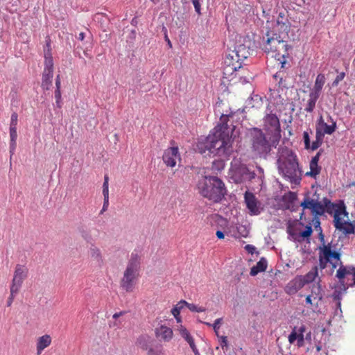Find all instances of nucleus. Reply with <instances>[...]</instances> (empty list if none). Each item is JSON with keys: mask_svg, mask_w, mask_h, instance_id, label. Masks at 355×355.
Listing matches in <instances>:
<instances>
[{"mask_svg": "<svg viewBox=\"0 0 355 355\" xmlns=\"http://www.w3.org/2000/svg\"><path fill=\"white\" fill-rule=\"evenodd\" d=\"M179 331L181 335V336L186 340H189L192 338V336L190 335V333L189 331L182 325H180L179 327Z\"/></svg>", "mask_w": 355, "mask_h": 355, "instance_id": "nucleus-35", "label": "nucleus"}, {"mask_svg": "<svg viewBox=\"0 0 355 355\" xmlns=\"http://www.w3.org/2000/svg\"><path fill=\"white\" fill-rule=\"evenodd\" d=\"M18 115L16 112L11 114L10 127H16L17 125Z\"/></svg>", "mask_w": 355, "mask_h": 355, "instance_id": "nucleus-49", "label": "nucleus"}, {"mask_svg": "<svg viewBox=\"0 0 355 355\" xmlns=\"http://www.w3.org/2000/svg\"><path fill=\"white\" fill-rule=\"evenodd\" d=\"M245 202L249 210L250 215H258L260 214L259 202L255 196L251 193L246 191L244 195Z\"/></svg>", "mask_w": 355, "mask_h": 355, "instance_id": "nucleus-17", "label": "nucleus"}, {"mask_svg": "<svg viewBox=\"0 0 355 355\" xmlns=\"http://www.w3.org/2000/svg\"><path fill=\"white\" fill-rule=\"evenodd\" d=\"M268 266V261L266 258L261 257L260 260L254 266L250 272L251 276H255L258 273L263 272L266 270Z\"/></svg>", "mask_w": 355, "mask_h": 355, "instance_id": "nucleus-26", "label": "nucleus"}, {"mask_svg": "<svg viewBox=\"0 0 355 355\" xmlns=\"http://www.w3.org/2000/svg\"><path fill=\"white\" fill-rule=\"evenodd\" d=\"M137 35V32L135 30H132L130 33V35L128 36V39L131 41H133L135 40Z\"/></svg>", "mask_w": 355, "mask_h": 355, "instance_id": "nucleus-60", "label": "nucleus"}, {"mask_svg": "<svg viewBox=\"0 0 355 355\" xmlns=\"http://www.w3.org/2000/svg\"><path fill=\"white\" fill-rule=\"evenodd\" d=\"M137 345L139 347L146 351H148L150 347L151 346L150 338L148 336H139L137 338Z\"/></svg>", "mask_w": 355, "mask_h": 355, "instance_id": "nucleus-30", "label": "nucleus"}, {"mask_svg": "<svg viewBox=\"0 0 355 355\" xmlns=\"http://www.w3.org/2000/svg\"><path fill=\"white\" fill-rule=\"evenodd\" d=\"M276 26L278 33L288 36L291 27V24L286 16L285 12L282 11L278 13L276 20Z\"/></svg>", "mask_w": 355, "mask_h": 355, "instance_id": "nucleus-16", "label": "nucleus"}, {"mask_svg": "<svg viewBox=\"0 0 355 355\" xmlns=\"http://www.w3.org/2000/svg\"><path fill=\"white\" fill-rule=\"evenodd\" d=\"M103 189H109V177L107 175H105L104 176V182L103 184Z\"/></svg>", "mask_w": 355, "mask_h": 355, "instance_id": "nucleus-57", "label": "nucleus"}, {"mask_svg": "<svg viewBox=\"0 0 355 355\" xmlns=\"http://www.w3.org/2000/svg\"><path fill=\"white\" fill-rule=\"evenodd\" d=\"M162 160L168 167H175L177 162L181 161L178 147L173 146L166 148L163 153Z\"/></svg>", "mask_w": 355, "mask_h": 355, "instance_id": "nucleus-10", "label": "nucleus"}, {"mask_svg": "<svg viewBox=\"0 0 355 355\" xmlns=\"http://www.w3.org/2000/svg\"><path fill=\"white\" fill-rule=\"evenodd\" d=\"M224 167L225 162L222 159L214 160L212 162V168L215 170L221 171L224 168Z\"/></svg>", "mask_w": 355, "mask_h": 355, "instance_id": "nucleus-36", "label": "nucleus"}, {"mask_svg": "<svg viewBox=\"0 0 355 355\" xmlns=\"http://www.w3.org/2000/svg\"><path fill=\"white\" fill-rule=\"evenodd\" d=\"M319 267L321 270L327 268L328 263H331V260L341 261V254L335 250H332L331 243L327 245L319 246Z\"/></svg>", "mask_w": 355, "mask_h": 355, "instance_id": "nucleus-6", "label": "nucleus"}, {"mask_svg": "<svg viewBox=\"0 0 355 355\" xmlns=\"http://www.w3.org/2000/svg\"><path fill=\"white\" fill-rule=\"evenodd\" d=\"M19 289L10 286V295L7 301V306H10L13 302L15 296L18 293Z\"/></svg>", "mask_w": 355, "mask_h": 355, "instance_id": "nucleus-38", "label": "nucleus"}, {"mask_svg": "<svg viewBox=\"0 0 355 355\" xmlns=\"http://www.w3.org/2000/svg\"><path fill=\"white\" fill-rule=\"evenodd\" d=\"M319 97H320L319 95L310 92L309 95V100H308L306 107L304 108V110L306 112L311 113L313 112V110L315 107L316 102L318 100Z\"/></svg>", "mask_w": 355, "mask_h": 355, "instance_id": "nucleus-28", "label": "nucleus"}, {"mask_svg": "<svg viewBox=\"0 0 355 355\" xmlns=\"http://www.w3.org/2000/svg\"><path fill=\"white\" fill-rule=\"evenodd\" d=\"M344 205L342 203L341 205H336L334 203L331 202L328 205L325 207V212H327L329 214H332L333 211H334V213L336 212V210L338 209V207Z\"/></svg>", "mask_w": 355, "mask_h": 355, "instance_id": "nucleus-40", "label": "nucleus"}, {"mask_svg": "<svg viewBox=\"0 0 355 355\" xmlns=\"http://www.w3.org/2000/svg\"><path fill=\"white\" fill-rule=\"evenodd\" d=\"M148 355H163L164 349L162 345H156L155 347L150 346L147 351Z\"/></svg>", "mask_w": 355, "mask_h": 355, "instance_id": "nucleus-32", "label": "nucleus"}, {"mask_svg": "<svg viewBox=\"0 0 355 355\" xmlns=\"http://www.w3.org/2000/svg\"><path fill=\"white\" fill-rule=\"evenodd\" d=\"M55 98L56 101H61V92L60 90L55 89Z\"/></svg>", "mask_w": 355, "mask_h": 355, "instance_id": "nucleus-62", "label": "nucleus"}, {"mask_svg": "<svg viewBox=\"0 0 355 355\" xmlns=\"http://www.w3.org/2000/svg\"><path fill=\"white\" fill-rule=\"evenodd\" d=\"M188 304L189 303L187 301L182 300L175 306L181 311L184 306L187 307Z\"/></svg>", "mask_w": 355, "mask_h": 355, "instance_id": "nucleus-53", "label": "nucleus"}, {"mask_svg": "<svg viewBox=\"0 0 355 355\" xmlns=\"http://www.w3.org/2000/svg\"><path fill=\"white\" fill-rule=\"evenodd\" d=\"M321 291H322V288H321V285H320V278H319L318 282H317V286H314L312 288V293H315L317 295H320L319 299H321L322 298Z\"/></svg>", "mask_w": 355, "mask_h": 355, "instance_id": "nucleus-43", "label": "nucleus"}, {"mask_svg": "<svg viewBox=\"0 0 355 355\" xmlns=\"http://www.w3.org/2000/svg\"><path fill=\"white\" fill-rule=\"evenodd\" d=\"M258 173H255L254 171H251L247 166L241 168V173L243 179L245 180H252L257 179L259 182H263V169L260 166H257Z\"/></svg>", "mask_w": 355, "mask_h": 355, "instance_id": "nucleus-18", "label": "nucleus"}, {"mask_svg": "<svg viewBox=\"0 0 355 355\" xmlns=\"http://www.w3.org/2000/svg\"><path fill=\"white\" fill-rule=\"evenodd\" d=\"M339 265L340 267L336 271V277L338 279L339 284L344 287L345 291L347 288L344 279L347 275H352L353 276L354 282L350 284V286L355 285V267L352 265L345 266L343 262H340Z\"/></svg>", "mask_w": 355, "mask_h": 355, "instance_id": "nucleus-11", "label": "nucleus"}, {"mask_svg": "<svg viewBox=\"0 0 355 355\" xmlns=\"http://www.w3.org/2000/svg\"><path fill=\"white\" fill-rule=\"evenodd\" d=\"M187 308L191 311V312H197V313H201L205 312L206 311V308L204 306H198L194 304L189 303Z\"/></svg>", "mask_w": 355, "mask_h": 355, "instance_id": "nucleus-37", "label": "nucleus"}, {"mask_svg": "<svg viewBox=\"0 0 355 355\" xmlns=\"http://www.w3.org/2000/svg\"><path fill=\"white\" fill-rule=\"evenodd\" d=\"M222 322H223V318H220L216 319L214 321V324H212V327L214 329V332L217 335V336H218V330L220 329V324L222 323Z\"/></svg>", "mask_w": 355, "mask_h": 355, "instance_id": "nucleus-44", "label": "nucleus"}, {"mask_svg": "<svg viewBox=\"0 0 355 355\" xmlns=\"http://www.w3.org/2000/svg\"><path fill=\"white\" fill-rule=\"evenodd\" d=\"M249 49L244 44L229 49L223 62V73L225 78H230L238 69L242 67V62L249 55Z\"/></svg>", "mask_w": 355, "mask_h": 355, "instance_id": "nucleus-3", "label": "nucleus"}, {"mask_svg": "<svg viewBox=\"0 0 355 355\" xmlns=\"http://www.w3.org/2000/svg\"><path fill=\"white\" fill-rule=\"evenodd\" d=\"M304 286L300 275L291 280L285 287V291L288 295H294Z\"/></svg>", "mask_w": 355, "mask_h": 355, "instance_id": "nucleus-21", "label": "nucleus"}, {"mask_svg": "<svg viewBox=\"0 0 355 355\" xmlns=\"http://www.w3.org/2000/svg\"><path fill=\"white\" fill-rule=\"evenodd\" d=\"M155 334L157 338L164 342L171 341L173 336L172 329L164 324L155 328Z\"/></svg>", "mask_w": 355, "mask_h": 355, "instance_id": "nucleus-19", "label": "nucleus"}, {"mask_svg": "<svg viewBox=\"0 0 355 355\" xmlns=\"http://www.w3.org/2000/svg\"><path fill=\"white\" fill-rule=\"evenodd\" d=\"M321 153H322V150H320L317 153L316 155L312 157L310 163L311 164H318V162H319V159H320V157L321 155Z\"/></svg>", "mask_w": 355, "mask_h": 355, "instance_id": "nucleus-51", "label": "nucleus"}, {"mask_svg": "<svg viewBox=\"0 0 355 355\" xmlns=\"http://www.w3.org/2000/svg\"><path fill=\"white\" fill-rule=\"evenodd\" d=\"M237 232L239 236L242 237H247L249 234V230L245 225H239L237 227Z\"/></svg>", "mask_w": 355, "mask_h": 355, "instance_id": "nucleus-39", "label": "nucleus"}, {"mask_svg": "<svg viewBox=\"0 0 355 355\" xmlns=\"http://www.w3.org/2000/svg\"><path fill=\"white\" fill-rule=\"evenodd\" d=\"M345 77V72H340L339 73L334 80L332 82V87H336L340 81H342L344 78Z\"/></svg>", "mask_w": 355, "mask_h": 355, "instance_id": "nucleus-42", "label": "nucleus"}, {"mask_svg": "<svg viewBox=\"0 0 355 355\" xmlns=\"http://www.w3.org/2000/svg\"><path fill=\"white\" fill-rule=\"evenodd\" d=\"M28 269L22 265L17 264L15 267L11 287L20 289L23 281L27 277Z\"/></svg>", "mask_w": 355, "mask_h": 355, "instance_id": "nucleus-15", "label": "nucleus"}, {"mask_svg": "<svg viewBox=\"0 0 355 355\" xmlns=\"http://www.w3.org/2000/svg\"><path fill=\"white\" fill-rule=\"evenodd\" d=\"M16 146H17V141H10V153L11 155H13L14 154V152L16 149Z\"/></svg>", "mask_w": 355, "mask_h": 355, "instance_id": "nucleus-56", "label": "nucleus"}, {"mask_svg": "<svg viewBox=\"0 0 355 355\" xmlns=\"http://www.w3.org/2000/svg\"><path fill=\"white\" fill-rule=\"evenodd\" d=\"M303 140L305 148L309 149L310 147V137L309 132L306 131L303 132Z\"/></svg>", "mask_w": 355, "mask_h": 355, "instance_id": "nucleus-48", "label": "nucleus"}, {"mask_svg": "<svg viewBox=\"0 0 355 355\" xmlns=\"http://www.w3.org/2000/svg\"><path fill=\"white\" fill-rule=\"evenodd\" d=\"M267 40L266 42L263 43L262 49L266 53L270 52H276L279 51V46L282 45L283 47H285L286 51H288V44H284V34L282 33H272V35L269 32L267 33Z\"/></svg>", "mask_w": 355, "mask_h": 355, "instance_id": "nucleus-8", "label": "nucleus"}, {"mask_svg": "<svg viewBox=\"0 0 355 355\" xmlns=\"http://www.w3.org/2000/svg\"><path fill=\"white\" fill-rule=\"evenodd\" d=\"M334 316H338L339 318H341L343 317L342 309H341V304H340V302H338V304H337V308L335 310Z\"/></svg>", "mask_w": 355, "mask_h": 355, "instance_id": "nucleus-52", "label": "nucleus"}, {"mask_svg": "<svg viewBox=\"0 0 355 355\" xmlns=\"http://www.w3.org/2000/svg\"><path fill=\"white\" fill-rule=\"evenodd\" d=\"M53 76V71H49L47 69L46 71H43L42 78V87L44 90H49L52 86V80Z\"/></svg>", "mask_w": 355, "mask_h": 355, "instance_id": "nucleus-25", "label": "nucleus"}, {"mask_svg": "<svg viewBox=\"0 0 355 355\" xmlns=\"http://www.w3.org/2000/svg\"><path fill=\"white\" fill-rule=\"evenodd\" d=\"M47 69H49V71H53V59L44 60V70L46 71Z\"/></svg>", "mask_w": 355, "mask_h": 355, "instance_id": "nucleus-47", "label": "nucleus"}, {"mask_svg": "<svg viewBox=\"0 0 355 355\" xmlns=\"http://www.w3.org/2000/svg\"><path fill=\"white\" fill-rule=\"evenodd\" d=\"M245 109H239L231 114H223L220 122L214 128L212 135H209L206 148L214 155L228 159L233 152L232 145V133L233 128L227 124L229 117H233L235 114L244 113Z\"/></svg>", "mask_w": 355, "mask_h": 355, "instance_id": "nucleus-1", "label": "nucleus"}, {"mask_svg": "<svg viewBox=\"0 0 355 355\" xmlns=\"http://www.w3.org/2000/svg\"><path fill=\"white\" fill-rule=\"evenodd\" d=\"M220 340V344L223 350H227L228 348L227 337L225 336H218Z\"/></svg>", "mask_w": 355, "mask_h": 355, "instance_id": "nucleus-41", "label": "nucleus"}, {"mask_svg": "<svg viewBox=\"0 0 355 355\" xmlns=\"http://www.w3.org/2000/svg\"><path fill=\"white\" fill-rule=\"evenodd\" d=\"M336 123L329 124L325 122L323 117L320 116L316 124L315 135H318L319 137H324L325 135H332L336 130Z\"/></svg>", "mask_w": 355, "mask_h": 355, "instance_id": "nucleus-13", "label": "nucleus"}, {"mask_svg": "<svg viewBox=\"0 0 355 355\" xmlns=\"http://www.w3.org/2000/svg\"><path fill=\"white\" fill-rule=\"evenodd\" d=\"M300 206L303 209H310L313 217H320L325 213V208L322 206V202L318 201V199L310 198L308 196L304 197Z\"/></svg>", "mask_w": 355, "mask_h": 355, "instance_id": "nucleus-9", "label": "nucleus"}, {"mask_svg": "<svg viewBox=\"0 0 355 355\" xmlns=\"http://www.w3.org/2000/svg\"><path fill=\"white\" fill-rule=\"evenodd\" d=\"M310 171L306 173V176H310L313 178H315L316 176L320 173L321 167L318 164H309Z\"/></svg>", "mask_w": 355, "mask_h": 355, "instance_id": "nucleus-31", "label": "nucleus"}, {"mask_svg": "<svg viewBox=\"0 0 355 355\" xmlns=\"http://www.w3.org/2000/svg\"><path fill=\"white\" fill-rule=\"evenodd\" d=\"M10 141H17V132L16 127H10Z\"/></svg>", "mask_w": 355, "mask_h": 355, "instance_id": "nucleus-50", "label": "nucleus"}, {"mask_svg": "<svg viewBox=\"0 0 355 355\" xmlns=\"http://www.w3.org/2000/svg\"><path fill=\"white\" fill-rule=\"evenodd\" d=\"M137 277L128 272L124 271L123 276L121 280V286L126 291L131 292L133 290L135 280Z\"/></svg>", "mask_w": 355, "mask_h": 355, "instance_id": "nucleus-22", "label": "nucleus"}, {"mask_svg": "<svg viewBox=\"0 0 355 355\" xmlns=\"http://www.w3.org/2000/svg\"><path fill=\"white\" fill-rule=\"evenodd\" d=\"M109 206V199H103V207L100 211V214H103L104 211H105Z\"/></svg>", "mask_w": 355, "mask_h": 355, "instance_id": "nucleus-54", "label": "nucleus"}, {"mask_svg": "<svg viewBox=\"0 0 355 355\" xmlns=\"http://www.w3.org/2000/svg\"><path fill=\"white\" fill-rule=\"evenodd\" d=\"M313 233V229L311 227V223H309L308 225L305 226V229L302 231L299 236L303 238V239H309Z\"/></svg>", "mask_w": 355, "mask_h": 355, "instance_id": "nucleus-33", "label": "nucleus"}, {"mask_svg": "<svg viewBox=\"0 0 355 355\" xmlns=\"http://www.w3.org/2000/svg\"><path fill=\"white\" fill-rule=\"evenodd\" d=\"M245 250H246L248 253H250V254H252L254 253V252L255 251L256 248H255L254 245H252L248 244V245H246L245 246Z\"/></svg>", "mask_w": 355, "mask_h": 355, "instance_id": "nucleus-55", "label": "nucleus"}, {"mask_svg": "<svg viewBox=\"0 0 355 355\" xmlns=\"http://www.w3.org/2000/svg\"><path fill=\"white\" fill-rule=\"evenodd\" d=\"M141 267L140 257L136 252H132L130 258L128 261L125 272H129L134 277H138Z\"/></svg>", "mask_w": 355, "mask_h": 355, "instance_id": "nucleus-14", "label": "nucleus"}, {"mask_svg": "<svg viewBox=\"0 0 355 355\" xmlns=\"http://www.w3.org/2000/svg\"><path fill=\"white\" fill-rule=\"evenodd\" d=\"M325 80L326 78L324 75L322 73H319L315 78L313 88L311 90V92L320 96L322 87L325 83Z\"/></svg>", "mask_w": 355, "mask_h": 355, "instance_id": "nucleus-27", "label": "nucleus"}, {"mask_svg": "<svg viewBox=\"0 0 355 355\" xmlns=\"http://www.w3.org/2000/svg\"><path fill=\"white\" fill-rule=\"evenodd\" d=\"M311 225H313L315 229L317 231H320L322 230V227L320 226V217H313L311 220Z\"/></svg>", "mask_w": 355, "mask_h": 355, "instance_id": "nucleus-45", "label": "nucleus"}, {"mask_svg": "<svg viewBox=\"0 0 355 355\" xmlns=\"http://www.w3.org/2000/svg\"><path fill=\"white\" fill-rule=\"evenodd\" d=\"M315 140L312 142L311 145L310 144L309 148L312 150L318 149L322 144L323 137H319L318 135H315Z\"/></svg>", "mask_w": 355, "mask_h": 355, "instance_id": "nucleus-34", "label": "nucleus"}, {"mask_svg": "<svg viewBox=\"0 0 355 355\" xmlns=\"http://www.w3.org/2000/svg\"><path fill=\"white\" fill-rule=\"evenodd\" d=\"M263 130L275 140L281 138V125L279 119L275 114L267 113L263 117Z\"/></svg>", "mask_w": 355, "mask_h": 355, "instance_id": "nucleus-7", "label": "nucleus"}, {"mask_svg": "<svg viewBox=\"0 0 355 355\" xmlns=\"http://www.w3.org/2000/svg\"><path fill=\"white\" fill-rule=\"evenodd\" d=\"M251 148L253 153L264 159L267 158L273 148H276L279 140H275L270 136L268 139L263 130L258 128L250 130Z\"/></svg>", "mask_w": 355, "mask_h": 355, "instance_id": "nucleus-4", "label": "nucleus"}, {"mask_svg": "<svg viewBox=\"0 0 355 355\" xmlns=\"http://www.w3.org/2000/svg\"><path fill=\"white\" fill-rule=\"evenodd\" d=\"M216 234L218 239H223L225 237V234L220 230H217Z\"/></svg>", "mask_w": 355, "mask_h": 355, "instance_id": "nucleus-64", "label": "nucleus"}, {"mask_svg": "<svg viewBox=\"0 0 355 355\" xmlns=\"http://www.w3.org/2000/svg\"><path fill=\"white\" fill-rule=\"evenodd\" d=\"M171 313L174 317L180 315V310L178 309L176 306H174L171 310Z\"/></svg>", "mask_w": 355, "mask_h": 355, "instance_id": "nucleus-61", "label": "nucleus"}, {"mask_svg": "<svg viewBox=\"0 0 355 355\" xmlns=\"http://www.w3.org/2000/svg\"><path fill=\"white\" fill-rule=\"evenodd\" d=\"M306 330V327L302 324L300 327H295L291 333L288 336V341L290 343H293L297 340L298 346L302 345L304 343V333Z\"/></svg>", "mask_w": 355, "mask_h": 355, "instance_id": "nucleus-20", "label": "nucleus"}, {"mask_svg": "<svg viewBox=\"0 0 355 355\" xmlns=\"http://www.w3.org/2000/svg\"><path fill=\"white\" fill-rule=\"evenodd\" d=\"M89 254L92 261L94 262L98 266H101L103 263V259L101 250L96 246L92 245L89 250Z\"/></svg>", "mask_w": 355, "mask_h": 355, "instance_id": "nucleus-23", "label": "nucleus"}, {"mask_svg": "<svg viewBox=\"0 0 355 355\" xmlns=\"http://www.w3.org/2000/svg\"><path fill=\"white\" fill-rule=\"evenodd\" d=\"M51 343V338L49 335L45 334L37 339V354L40 355L42 351L49 347Z\"/></svg>", "mask_w": 355, "mask_h": 355, "instance_id": "nucleus-24", "label": "nucleus"}, {"mask_svg": "<svg viewBox=\"0 0 355 355\" xmlns=\"http://www.w3.org/2000/svg\"><path fill=\"white\" fill-rule=\"evenodd\" d=\"M198 187L203 197L214 202L221 201L227 193L225 184L216 176H206L204 180L199 182Z\"/></svg>", "mask_w": 355, "mask_h": 355, "instance_id": "nucleus-5", "label": "nucleus"}, {"mask_svg": "<svg viewBox=\"0 0 355 355\" xmlns=\"http://www.w3.org/2000/svg\"><path fill=\"white\" fill-rule=\"evenodd\" d=\"M44 60L53 59L51 51L44 50Z\"/></svg>", "mask_w": 355, "mask_h": 355, "instance_id": "nucleus-59", "label": "nucleus"}, {"mask_svg": "<svg viewBox=\"0 0 355 355\" xmlns=\"http://www.w3.org/2000/svg\"><path fill=\"white\" fill-rule=\"evenodd\" d=\"M329 263L332 266V268H331V272H330V274L332 275L334 271V269H336L338 266V268L340 267V265H339L340 264V261H336V262H333L331 261V263Z\"/></svg>", "mask_w": 355, "mask_h": 355, "instance_id": "nucleus-58", "label": "nucleus"}, {"mask_svg": "<svg viewBox=\"0 0 355 355\" xmlns=\"http://www.w3.org/2000/svg\"><path fill=\"white\" fill-rule=\"evenodd\" d=\"M321 202L322 203V206L324 208L327 205H328L329 204H330L331 202V200L327 198H324Z\"/></svg>", "mask_w": 355, "mask_h": 355, "instance_id": "nucleus-63", "label": "nucleus"}, {"mask_svg": "<svg viewBox=\"0 0 355 355\" xmlns=\"http://www.w3.org/2000/svg\"><path fill=\"white\" fill-rule=\"evenodd\" d=\"M277 164L279 171L284 178L295 184L300 183L302 179L301 170L299 167L297 155L292 150L286 147L282 148Z\"/></svg>", "mask_w": 355, "mask_h": 355, "instance_id": "nucleus-2", "label": "nucleus"}, {"mask_svg": "<svg viewBox=\"0 0 355 355\" xmlns=\"http://www.w3.org/2000/svg\"><path fill=\"white\" fill-rule=\"evenodd\" d=\"M195 11L200 16L201 15V3L200 0H191Z\"/></svg>", "mask_w": 355, "mask_h": 355, "instance_id": "nucleus-46", "label": "nucleus"}, {"mask_svg": "<svg viewBox=\"0 0 355 355\" xmlns=\"http://www.w3.org/2000/svg\"><path fill=\"white\" fill-rule=\"evenodd\" d=\"M343 214L345 215H347L348 213L346 211L345 205H343L338 207L336 210L335 214L334 216V226L337 230L343 231L345 234H352L354 233V228L351 225V224H348L347 226L341 221V218H340V215Z\"/></svg>", "mask_w": 355, "mask_h": 355, "instance_id": "nucleus-12", "label": "nucleus"}, {"mask_svg": "<svg viewBox=\"0 0 355 355\" xmlns=\"http://www.w3.org/2000/svg\"><path fill=\"white\" fill-rule=\"evenodd\" d=\"M318 275V270L317 266H314L312 269L307 272L305 275H300L301 277L304 284L313 282Z\"/></svg>", "mask_w": 355, "mask_h": 355, "instance_id": "nucleus-29", "label": "nucleus"}]
</instances>
